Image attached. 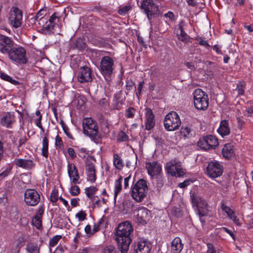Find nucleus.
<instances>
[{
  "label": "nucleus",
  "instance_id": "8",
  "mask_svg": "<svg viewBox=\"0 0 253 253\" xmlns=\"http://www.w3.org/2000/svg\"><path fill=\"white\" fill-rule=\"evenodd\" d=\"M191 200L193 206L197 208V212L200 217L206 215L204 210H207L208 204L202 197L195 192L191 194Z\"/></svg>",
  "mask_w": 253,
  "mask_h": 253
},
{
  "label": "nucleus",
  "instance_id": "50",
  "mask_svg": "<svg viewBox=\"0 0 253 253\" xmlns=\"http://www.w3.org/2000/svg\"><path fill=\"white\" fill-rule=\"evenodd\" d=\"M45 12V10H43V9H41L40 10H39L37 13V15L38 16H39V17H41L40 18V20H39V21H40V23L39 24H41L42 23H44V22L45 21V20H46V18H45L44 17H43V15H44V12Z\"/></svg>",
  "mask_w": 253,
  "mask_h": 253
},
{
  "label": "nucleus",
  "instance_id": "6",
  "mask_svg": "<svg viewBox=\"0 0 253 253\" xmlns=\"http://www.w3.org/2000/svg\"><path fill=\"white\" fill-rule=\"evenodd\" d=\"M164 123L168 131H173L178 128L181 121L178 115L175 112L171 111L165 116Z\"/></svg>",
  "mask_w": 253,
  "mask_h": 253
},
{
  "label": "nucleus",
  "instance_id": "42",
  "mask_svg": "<svg viewBox=\"0 0 253 253\" xmlns=\"http://www.w3.org/2000/svg\"><path fill=\"white\" fill-rule=\"evenodd\" d=\"M135 110L133 107H129L126 111L125 116L127 118H133L134 116Z\"/></svg>",
  "mask_w": 253,
  "mask_h": 253
},
{
  "label": "nucleus",
  "instance_id": "12",
  "mask_svg": "<svg viewBox=\"0 0 253 253\" xmlns=\"http://www.w3.org/2000/svg\"><path fill=\"white\" fill-rule=\"evenodd\" d=\"M165 168L168 174H185L181 163L175 161L168 162Z\"/></svg>",
  "mask_w": 253,
  "mask_h": 253
},
{
  "label": "nucleus",
  "instance_id": "25",
  "mask_svg": "<svg viewBox=\"0 0 253 253\" xmlns=\"http://www.w3.org/2000/svg\"><path fill=\"white\" fill-rule=\"evenodd\" d=\"M222 154L223 156L226 159L231 158L234 154L233 146L230 143L225 144L222 150Z\"/></svg>",
  "mask_w": 253,
  "mask_h": 253
},
{
  "label": "nucleus",
  "instance_id": "31",
  "mask_svg": "<svg viewBox=\"0 0 253 253\" xmlns=\"http://www.w3.org/2000/svg\"><path fill=\"white\" fill-rule=\"evenodd\" d=\"M180 33L177 34L178 39L184 42H187L190 37L184 31L181 26L179 27Z\"/></svg>",
  "mask_w": 253,
  "mask_h": 253
},
{
  "label": "nucleus",
  "instance_id": "21",
  "mask_svg": "<svg viewBox=\"0 0 253 253\" xmlns=\"http://www.w3.org/2000/svg\"><path fill=\"white\" fill-rule=\"evenodd\" d=\"M183 248V244L182 243L181 239L175 237L171 242L170 253H180Z\"/></svg>",
  "mask_w": 253,
  "mask_h": 253
},
{
  "label": "nucleus",
  "instance_id": "40",
  "mask_svg": "<svg viewBox=\"0 0 253 253\" xmlns=\"http://www.w3.org/2000/svg\"><path fill=\"white\" fill-rule=\"evenodd\" d=\"M58 192L56 189H54L52 190L51 195H50V201L53 203H56L58 200Z\"/></svg>",
  "mask_w": 253,
  "mask_h": 253
},
{
  "label": "nucleus",
  "instance_id": "11",
  "mask_svg": "<svg viewBox=\"0 0 253 253\" xmlns=\"http://www.w3.org/2000/svg\"><path fill=\"white\" fill-rule=\"evenodd\" d=\"M22 12L17 7H13L9 13V22L13 27L18 28L21 25Z\"/></svg>",
  "mask_w": 253,
  "mask_h": 253
},
{
  "label": "nucleus",
  "instance_id": "44",
  "mask_svg": "<svg viewBox=\"0 0 253 253\" xmlns=\"http://www.w3.org/2000/svg\"><path fill=\"white\" fill-rule=\"evenodd\" d=\"M128 139V137L125 132L121 131L119 133L117 138L118 141L124 142L127 141Z\"/></svg>",
  "mask_w": 253,
  "mask_h": 253
},
{
  "label": "nucleus",
  "instance_id": "30",
  "mask_svg": "<svg viewBox=\"0 0 253 253\" xmlns=\"http://www.w3.org/2000/svg\"><path fill=\"white\" fill-rule=\"evenodd\" d=\"M42 155L45 158L48 156V140L47 137L45 136L42 139Z\"/></svg>",
  "mask_w": 253,
  "mask_h": 253
},
{
  "label": "nucleus",
  "instance_id": "39",
  "mask_svg": "<svg viewBox=\"0 0 253 253\" xmlns=\"http://www.w3.org/2000/svg\"><path fill=\"white\" fill-rule=\"evenodd\" d=\"M101 253H117V251L113 246L109 245L103 249Z\"/></svg>",
  "mask_w": 253,
  "mask_h": 253
},
{
  "label": "nucleus",
  "instance_id": "56",
  "mask_svg": "<svg viewBox=\"0 0 253 253\" xmlns=\"http://www.w3.org/2000/svg\"><path fill=\"white\" fill-rule=\"evenodd\" d=\"M221 232H225L229 234L232 238L234 239L235 236L234 233L230 229L227 228L226 227H222L220 229Z\"/></svg>",
  "mask_w": 253,
  "mask_h": 253
},
{
  "label": "nucleus",
  "instance_id": "35",
  "mask_svg": "<svg viewBox=\"0 0 253 253\" xmlns=\"http://www.w3.org/2000/svg\"><path fill=\"white\" fill-rule=\"evenodd\" d=\"M26 250L31 253H39V248L37 245L33 243L28 244L27 246Z\"/></svg>",
  "mask_w": 253,
  "mask_h": 253
},
{
  "label": "nucleus",
  "instance_id": "48",
  "mask_svg": "<svg viewBox=\"0 0 253 253\" xmlns=\"http://www.w3.org/2000/svg\"><path fill=\"white\" fill-rule=\"evenodd\" d=\"M131 7L130 5H126L123 7L120 8L118 13L120 15H125L127 12L131 9Z\"/></svg>",
  "mask_w": 253,
  "mask_h": 253
},
{
  "label": "nucleus",
  "instance_id": "59",
  "mask_svg": "<svg viewBox=\"0 0 253 253\" xmlns=\"http://www.w3.org/2000/svg\"><path fill=\"white\" fill-rule=\"evenodd\" d=\"M76 45V47L80 49H84L86 47L85 43L82 42V41H77Z\"/></svg>",
  "mask_w": 253,
  "mask_h": 253
},
{
  "label": "nucleus",
  "instance_id": "36",
  "mask_svg": "<svg viewBox=\"0 0 253 253\" xmlns=\"http://www.w3.org/2000/svg\"><path fill=\"white\" fill-rule=\"evenodd\" d=\"M85 170L86 172L89 173V174L95 173V167L93 164L90 162L86 163L85 165Z\"/></svg>",
  "mask_w": 253,
  "mask_h": 253
},
{
  "label": "nucleus",
  "instance_id": "16",
  "mask_svg": "<svg viewBox=\"0 0 253 253\" xmlns=\"http://www.w3.org/2000/svg\"><path fill=\"white\" fill-rule=\"evenodd\" d=\"M151 249V244L146 240H140L134 247L135 253H149Z\"/></svg>",
  "mask_w": 253,
  "mask_h": 253
},
{
  "label": "nucleus",
  "instance_id": "58",
  "mask_svg": "<svg viewBox=\"0 0 253 253\" xmlns=\"http://www.w3.org/2000/svg\"><path fill=\"white\" fill-rule=\"evenodd\" d=\"M230 219H231L234 223H235L236 225L238 226H240L241 224L239 222V218L235 215V213L231 215L230 217Z\"/></svg>",
  "mask_w": 253,
  "mask_h": 253
},
{
  "label": "nucleus",
  "instance_id": "10",
  "mask_svg": "<svg viewBox=\"0 0 253 253\" xmlns=\"http://www.w3.org/2000/svg\"><path fill=\"white\" fill-rule=\"evenodd\" d=\"M40 196L35 189H27L24 194V201L27 205L31 206L37 205L40 202Z\"/></svg>",
  "mask_w": 253,
  "mask_h": 253
},
{
  "label": "nucleus",
  "instance_id": "45",
  "mask_svg": "<svg viewBox=\"0 0 253 253\" xmlns=\"http://www.w3.org/2000/svg\"><path fill=\"white\" fill-rule=\"evenodd\" d=\"M195 181L194 179H186L183 182L179 183L178 186L181 188H184Z\"/></svg>",
  "mask_w": 253,
  "mask_h": 253
},
{
  "label": "nucleus",
  "instance_id": "1",
  "mask_svg": "<svg viewBox=\"0 0 253 253\" xmlns=\"http://www.w3.org/2000/svg\"><path fill=\"white\" fill-rule=\"evenodd\" d=\"M133 231L130 223L126 221L119 224L115 235L119 249L121 253H126L131 242L130 235Z\"/></svg>",
  "mask_w": 253,
  "mask_h": 253
},
{
  "label": "nucleus",
  "instance_id": "57",
  "mask_svg": "<svg viewBox=\"0 0 253 253\" xmlns=\"http://www.w3.org/2000/svg\"><path fill=\"white\" fill-rule=\"evenodd\" d=\"M57 19V16L56 15V13H53L47 21L49 22V24L50 23L53 24V25L55 26V20Z\"/></svg>",
  "mask_w": 253,
  "mask_h": 253
},
{
  "label": "nucleus",
  "instance_id": "26",
  "mask_svg": "<svg viewBox=\"0 0 253 253\" xmlns=\"http://www.w3.org/2000/svg\"><path fill=\"white\" fill-rule=\"evenodd\" d=\"M45 24L42 25V28L41 29V33L45 35H51L54 33L53 30L55 25L53 24L50 23L49 24V22L46 20Z\"/></svg>",
  "mask_w": 253,
  "mask_h": 253
},
{
  "label": "nucleus",
  "instance_id": "2",
  "mask_svg": "<svg viewBox=\"0 0 253 253\" xmlns=\"http://www.w3.org/2000/svg\"><path fill=\"white\" fill-rule=\"evenodd\" d=\"M148 191L147 182L140 179L132 187L131 196L137 202H141L146 197Z\"/></svg>",
  "mask_w": 253,
  "mask_h": 253
},
{
  "label": "nucleus",
  "instance_id": "55",
  "mask_svg": "<svg viewBox=\"0 0 253 253\" xmlns=\"http://www.w3.org/2000/svg\"><path fill=\"white\" fill-rule=\"evenodd\" d=\"M184 65L191 71H194L196 69L195 67L194 62H185Z\"/></svg>",
  "mask_w": 253,
  "mask_h": 253
},
{
  "label": "nucleus",
  "instance_id": "9",
  "mask_svg": "<svg viewBox=\"0 0 253 253\" xmlns=\"http://www.w3.org/2000/svg\"><path fill=\"white\" fill-rule=\"evenodd\" d=\"M114 61L108 56L102 58L100 62V70L105 77H109L113 73Z\"/></svg>",
  "mask_w": 253,
  "mask_h": 253
},
{
  "label": "nucleus",
  "instance_id": "64",
  "mask_svg": "<svg viewBox=\"0 0 253 253\" xmlns=\"http://www.w3.org/2000/svg\"><path fill=\"white\" fill-rule=\"evenodd\" d=\"M68 152L69 155L72 158L74 159L76 157V155L75 154V151H74V149H73L72 148H68Z\"/></svg>",
  "mask_w": 253,
  "mask_h": 253
},
{
  "label": "nucleus",
  "instance_id": "41",
  "mask_svg": "<svg viewBox=\"0 0 253 253\" xmlns=\"http://www.w3.org/2000/svg\"><path fill=\"white\" fill-rule=\"evenodd\" d=\"M221 209L226 213L229 218L234 213V212L229 207L224 204L221 205Z\"/></svg>",
  "mask_w": 253,
  "mask_h": 253
},
{
  "label": "nucleus",
  "instance_id": "34",
  "mask_svg": "<svg viewBox=\"0 0 253 253\" xmlns=\"http://www.w3.org/2000/svg\"><path fill=\"white\" fill-rule=\"evenodd\" d=\"M191 129L188 126H182L180 129V133L183 135L184 138L189 137L192 134H191Z\"/></svg>",
  "mask_w": 253,
  "mask_h": 253
},
{
  "label": "nucleus",
  "instance_id": "28",
  "mask_svg": "<svg viewBox=\"0 0 253 253\" xmlns=\"http://www.w3.org/2000/svg\"><path fill=\"white\" fill-rule=\"evenodd\" d=\"M97 190V189L94 186L86 187L84 189L85 194L92 201L95 200V197L94 195Z\"/></svg>",
  "mask_w": 253,
  "mask_h": 253
},
{
  "label": "nucleus",
  "instance_id": "13",
  "mask_svg": "<svg viewBox=\"0 0 253 253\" xmlns=\"http://www.w3.org/2000/svg\"><path fill=\"white\" fill-rule=\"evenodd\" d=\"M78 80L81 83L91 82L92 80L91 69L87 66L81 67L79 71Z\"/></svg>",
  "mask_w": 253,
  "mask_h": 253
},
{
  "label": "nucleus",
  "instance_id": "19",
  "mask_svg": "<svg viewBox=\"0 0 253 253\" xmlns=\"http://www.w3.org/2000/svg\"><path fill=\"white\" fill-rule=\"evenodd\" d=\"M207 174H222L223 167L217 162H211L207 168Z\"/></svg>",
  "mask_w": 253,
  "mask_h": 253
},
{
  "label": "nucleus",
  "instance_id": "54",
  "mask_svg": "<svg viewBox=\"0 0 253 253\" xmlns=\"http://www.w3.org/2000/svg\"><path fill=\"white\" fill-rule=\"evenodd\" d=\"M244 115L247 117H253V107L247 108L245 111Z\"/></svg>",
  "mask_w": 253,
  "mask_h": 253
},
{
  "label": "nucleus",
  "instance_id": "7",
  "mask_svg": "<svg viewBox=\"0 0 253 253\" xmlns=\"http://www.w3.org/2000/svg\"><path fill=\"white\" fill-rule=\"evenodd\" d=\"M7 54L11 60L16 63L20 64H25L27 63L26 50L22 47H14L12 46Z\"/></svg>",
  "mask_w": 253,
  "mask_h": 253
},
{
  "label": "nucleus",
  "instance_id": "17",
  "mask_svg": "<svg viewBox=\"0 0 253 253\" xmlns=\"http://www.w3.org/2000/svg\"><path fill=\"white\" fill-rule=\"evenodd\" d=\"M145 111V129L148 130H150L151 129H152L155 126V117L153 113L152 110L150 108H146Z\"/></svg>",
  "mask_w": 253,
  "mask_h": 253
},
{
  "label": "nucleus",
  "instance_id": "49",
  "mask_svg": "<svg viewBox=\"0 0 253 253\" xmlns=\"http://www.w3.org/2000/svg\"><path fill=\"white\" fill-rule=\"evenodd\" d=\"M86 214L85 211H81L76 214V217H77L79 220L83 221L86 219Z\"/></svg>",
  "mask_w": 253,
  "mask_h": 253
},
{
  "label": "nucleus",
  "instance_id": "46",
  "mask_svg": "<svg viewBox=\"0 0 253 253\" xmlns=\"http://www.w3.org/2000/svg\"><path fill=\"white\" fill-rule=\"evenodd\" d=\"M71 180V183L74 184H80V175H69Z\"/></svg>",
  "mask_w": 253,
  "mask_h": 253
},
{
  "label": "nucleus",
  "instance_id": "63",
  "mask_svg": "<svg viewBox=\"0 0 253 253\" xmlns=\"http://www.w3.org/2000/svg\"><path fill=\"white\" fill-rule=\"evenodd\" d=\"M165 17H168L171 20H174V15L172 12L169 11L168 13L164 14Z\"/></svg>",
  "mask_w": 253,
  "mask_h": 253
},
{
  "label": "nucleus",
  "instance_id": "43",
  "mask_svg": "<svg viewBox=\"0 0 253 253\" xmlns=\"http://www.w3.org/2000/svg\"><path fill=\"white\" fill-rule=\"evenodd\" d=\"M68 174H78V170L73 164H69L68 166Z\"/></svg>",
  "mask_w": 253,
  "mask_h": 253
},
{
  "label": "nucleus",
  "instance_id": "18",
  "mask_svg": "<svg viewBox=\"0 0 253 253\" xmlns=\"http://www.w3.org/2000/svg\"><path fill=\"white\" fill-rule=\"evenodd\" d=\"M15 122V116L13 113L7 112L1 118L0 123L1 125L7 128H11Z\"/></svg>",
  "mask_w": 253,
  "mask_h": 253
},
{
  "label": "nucleus",
  "instance_id": "22",
  "mask_svg": "<svg viewBox=\"0 0 253 253\" xmlns=\"http://www.w3.org/2000/svg\"><path fill=\"white\" fill-rule=\"evenodd\" d=\"M43 209L41 207L39 209L37 214L33 217L32 219L33 224L38 229H40L42 226V218L43 214Z\"/></svg>",
  "mask_w": 253,
  "mask_h": 253
},
{
  "label": "nucleus",
  "instance_id": "61",
  "mask_svg": "<svg viewBox=\"0 0 253 253\" xmlns=\"http://www.w3.org/2000/svg\"><path fill=\"white\" fill-rule=\"evenodd\" d=\"M42 119V116H40V117L35 120V123L37 126L40 128L42 130H43V128L41 123Z\"/></svg>",
  "mask_w": 253,
  "mask_h": 253
},
{
  "label": "nucleus",
  "instance_id": "23",
  "mask_svg": "<svg viewBox=\"0 0 253 253\" xmlns=\"http://www.w3.org/2000/svg\"><path fill=\"white\" fill-rule=\"evenodd\" d=\"M15 164L21 168L31 169L35 166V164L33 161L26 159H17L15 161Z\"/></svg>",
  "mask_w": 253,
  "mask_h": 253
},
{
  "label": "nucleus",
  "instance_id": "37",
  "mask_svg": "<svg viewBox=\"0 0 253 253\" xmlns=\"http://www.w3.org/2000/svg\"><path fill=\"white\" fill-rule=\"evenodd\" d=\"M61 238L62 236L61 235H56L50 239L49 243L50 247H54Z\"/></svg>",
  "mask_w": 253,
  "mask_h": 253
},
{
  "label": "nucleus",
  "instance_id": "60",
  "mask_svg": "<svg viewBox=\"0 0 253 253\" xmlns=\"http://www.w3.org/2000/svg\"><path fill=\"white\" fill-rule=\"evenodd\" d=\"M208 251L207 253H216L215 250L214 249L213 245L209 243L207 244Z\"/></svg>",
  "mask_w": 253,
  "mask_h": 253
},
{
  "label": "nucleus",
  "instance_id": "62",
  "mask_svg": "<svg viewBox=\"0 0 253 253\" xmlns=\"http://www.w3.org/2000/svg\"><path fill=\"white\" fill-rule=\"evenodd\" d=\"M237 120L238 127V128L241 129L243 125L245 124V122L243 119L239 117L237 118Z\"/></svg>",
  "mask_w": 253,
  "mask_h": 253
},
{
  "label": "nucleus",
  "instance_id": "32",
  "mask_svg": "<svg viewBox=\"0 0 253 253\" xmlns=\"http://www.w3.org/2000/svg\"><path fill=\"white\" fill-rule=\"evenodd\" d=\"M113 157L115 167L119 169H122L124 167V164L121 158L117 154H115Z\"/></svg>",
  "mask_w": 253,
  "mask_h": 253
},
{
  "label": "nucleus",
  "instance_id": "29",
  "mask_svg": "<svg viewBox=\"0 0 253 253\" xmlns=\"http://www.w3.org/2000/svg\"><path fill=\"white\" fill-rule=\"evenodd\" d=\"M205 138L210 149L214 148L216 146H217L218 141L215 136L209 135L206 136Z\"/></svg>",
  "mask_w": 253,
  "mask_h": 253
},
{
  "label": "nucleus",
  "instance_id": "5",
  "mask_svg": "<svg viewBox=\"0 0 253 253\" xmlns=\"http://www.w3.org/2000/svg\"><path fill=\"white\" fill-rule=\"evenodd\" d=\"M194 104L195 108L200 110H205L209 106L208 95L201 89H195L193 93Z\"/></svg>",
  "mask_w": 253,
  "mask_h": 253
},
{
  "label": "nucleus",
  "instance_id": "4",
  "mask_svg": "<svg viewBox=\"0 0 253 253\" xmlns=\"http://www.w3.org/2000/svg\"><path fill=\"white\" fill-rule=\"evenodd\" d=\"M139 8L143 13L147 15L148 19L150 21L153 17L159 15L160 9L153 0H142L140 2Z\"/></svg>",
  "mask_w": 253,
  "mask_h": 253
},
{
  "label": "nucleus",
  "instance_id": "52",
  "mask_svg": "<svg viewBox=\"0 0 253 253\" xmlns=\"http://www.w3.org/2000/svg\"><path fill=\"white\" fill-rule=\"evenodd\" d=\"M244 89L245 86L242 84H237L236 89L239 95H242L244 94Z\"/></svg>",
  "mask_w": 253,
  "mask_h": 253
},
{
  "label": "nucleus",
  "instance_id": "24",
  "mask_svg": "<svg viewBox=\"0 0 253 253\" xmlns=\"http://www.w3.org/2000/svg\"><path fill=\"white\" fill-rule=\"evenodd\" d=\"M217 131L223 137L230 133V130L229 127L228 122L227 120H222L220 122V126Z\"/></svg>",
  "mask_w": 253,
  "mask_h": 253
},
{
  "label": "nucleus",
  "instance_id": "3",
  "mask_svg": "<svg viewBox=\"0 0 253 253\" xmlns=\"http://www.w3.org/2000/svg\"><path fill=\"white\" fill-rule=\"evenodd\" d=\"M83 126L84 134L94 141H97L99 138L97 123L91 118H86L83 121Z\"/></svg>",
  "mask_w": 253,
  "mask_h": 253
},
{
  "label": "nucleus",
  "instance_id": "15",
  "mask_svg": "<svg viewBox=\"0 0 253 253\" xmlns=\"http://www.w3.org/2000/svg\"><path fill=\"white\" fill-rule=\"evenodd\" d=\"M150 216L151 211L149 210L144 207L140 208L138 210L136 214L137 222L142 224H145L149 220Z\"/></svg>",
  "mask_w": 253,
  "mask_h": 253
},
{
  "label": "nucleus",
  "instance_id": "38",
  "mask_svg": "<svg viewBox=\"0 0 253 253\" xmlns=\"http://www.w3.org/2000/svg\"><path fill=\"white\" fill-rule=\"evenodd\" d=\"M69 192L72 196H76L80 194V189L77 185L72 186L70 189Z\"/></svg>",
  "mask_w": 253,
  "mask_h": 253
},
{
  "label": "nucleus",
  "instance_id": "51",
  "mask_svg": "<svg viewBox=\"0 0 253 253\" xmlns=\"http://www.w3.org/2000/svg\"><path fill=\"white\" fill-rule=\"evenodd\" d=\"M20 250V243H13L11 251L12 253H19Z\"/></svg>",
  "mask_w": 253,
  "mask_h": 253
},
{
  "label": "nucleus",
  "instance_id": "14",
  "mask_svg": "<svg viewBox=\"0 0 253 253\" xmlns=\"http://www.w3.org/2000/svg\"><path fill=\"white\" fill-rule=\"evenodd\" d=\"M13 45L14 42L11 39L0 34V52L7 54Z\"/></svg>",
  "mask_w": 253,
  "mask_h": 253
},
{
  "label": "nucleus",
  "instance_id": "47",
  "mask_svg": "<svg viewBox=\"0 0 253 253\" xmlns=\"http://www.w3.org/2000/svg\"><path fill=\"white\" fill-rule=\"evenodd\" d=\"M55 146L56 148L61 149L63 147V143L61 138L57 135L55 137Z\"/></svg>",
  "mask_w": 253,
  "mask_h": 253
},
{
  "label": "nucleus",
  "instance_id": "33",
  "mask_svg": "<svg viewBox=\"0 0 253 253\" xmlns=\"http://www.w3.org/2000/svg\"><path fill=\"white\" fill-rule=\"evenodd\" d=\"M198 145L199 147H200L203 150H208L210 149V146H209L205 136L200 138L198 142Z\"/></svg>",
  "mask_w": 253,
  "mask_h": 253
},
{
  "label": "nucleus",
  "instance_id": "27",
  "mask_svg": "<svg viewBox=\"0 0 253 253\" xmlns=\"http://www.w3.org/2000/svg\"><path fill=\"white\" fill-rule=\"evenodd\" d=\"M123 177L120 176L118 179L115 180L114 186V203H116L117 197L122 189V182Z\"/></svg>",
  "mask_w": 253,
  "mask_h": 253
},
{
  "label": "nucleus",
  "instance_id": "20",
  "mask_svg": "<svg viewBox=\"0 0 253 253\" xmlns=\"http://www.w3.org/2000/svg\"><path fill=\"white\" fill-rule=\"evenodd\" d=\"M145 167L148 174H160L162 170L160 164L156 162L146 163Z\"/></svg>",
  "mask_w": 253,
  "mask_h": 253
},
{
  "label": "nucleus",
  "instance_id": "53",
  "mask_svg": "<svg viewBox=\"0 0 253 253\" xmlns=\"http://www.w3.org/2000/svg\"><path fill=\"white\" fill-rule=\"evenodd\" d=\"M134 86H135L134 82H133L132 80H130L126 82V87L127 90L130 91L132 89Z\"/></svg>",
  "mask_w": 253,
  "mask_h": 253
}]
</instances>
